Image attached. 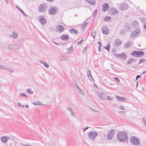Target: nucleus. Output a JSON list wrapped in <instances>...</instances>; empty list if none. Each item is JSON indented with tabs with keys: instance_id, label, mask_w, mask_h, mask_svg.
Wrapping results in <instances>:
<instances>
[{
	"instance_id": "62",
	"label": "nucleus",
	"mask_w": 146,
	"mask_h": 146,
	"mask_svg": "<svg viewBox=\"0 0 146 146\" xmlns=\"http://www.w3.org/2000/svg\"><path fill=\"white\" fill-rule=\"evenodd\" d=\"M6 3H7V4L9 3V1L8 0H5Z\"/></svg>"
},
{
	"instance_id": "37",
	"label": "nucleus",
	"mask_w": 146,
	"mask_h": 146,
	"mask_svg": "<svg viewBox=\"0 0 146 146\" xmlns=\"http://www.w3.org/2000/svg\"><path fill=\"white\" fill-rule=\"evenodd\" d=\"M18 35L17 33L16 32H13V35H12V37L15 38H17Z\"/></svg>"
},
{
	"instance_id": "25",
	"label": "nucleus",
	"mask_w": 146,
	"mask_h": 146,
	"mask_svg": "<svg viewBox=\"0 0 146 146\" xmlns=\"http://www.w3.org/2000/svg\"><path fill=\"white\" fill-rule=\"evenodd\" d=\"M87 75L88 78L90 80L94 81V80L91 74L90 71L88 70L87 72Z\"/></svg>"
},
{
	"instance_id": "1",
	"label": "nucleus",
	"mask_w": 146,
	"mask_h": 146,
	"mask_svg": "<svg viewBox=\"0 0 146 146\" xmlns=\"http://www.w3.org/2000/svg\"><path fill=\"white\" fill-rule=\"evenodd\" d=\"M117 137L119 140L121 142H124L127 141L128 139L126 133L120 131L118 132Z\"/></svg>"
},
{
	"instance_id": "38",
	"label": "nucleus",
	"mask_w": 146,
	"mask_h": 146,
	"mask_svg": "<svg viewBox=\"0 0 146 146\" xmlns=\"http://www.w3.org/2000/svg\"><path fill=\"white\" fill-rule=\"evenodd\" d=\"M27 93L29 94H32L33 93V92L31 90V88L28 89L26 90Z\"/></svg>"
},
{
	"instance_id": "8",
	"label": "nucleus",
	"mask_w": 146,
	"mask_h": 146,
	"mask_svg": "<svg viewBox=\"0 0 146 146\" xmlns=\"http://www.w3.org/2000/svg\"><path fill=\"white\" fill-rule=\"evenodd\" d=\"M20 48V46L16 44H10L8 45V48L11 50H18Z\"/></svg>"
},
{
	"instance_id": "26",
	"label": "nucleus",
	"mask_w": 146,
	"mask_h": 146,
	"mask_svg": "<svg viewBox=\"0 0 146 146\" xmlns=\"http://www.w3.org/2000/svg\"><path fill=\"white\" fill-rule=\"evenodd\" d=\"M131 41H129L125 43L124 44V47L125 48H127L131 46Z\"/></svg>"
},
{
	"instance_id": "50",
	"label": "nucleus",
	"mask_w": 146,
	"mask_h": 146,
	"mask_svg": "<svg viewBox=\"0 0 146 146\" xmlns=\"http://www.w3.org/2000/svg\"><path fill=\"white\" fill-rule=\"evenodd\" d=\"M114 80L117 82H119V80L118 78L114 77Z\"/></svg>"
},
{
	"instance_id": "29",
	"label": "nucleus",
	"mask_w": 146,
	"mask_h": 146,
	"mask_svg": "<svg viewBox=\"0 0 146 146\" xmlns=\"http://www.w3.org/2000/svg\"><path fill=\"white\" fill-rule=\"evenodd\" d=\"M16 7L17 9L24 16H25L26 17L27 16V15H26L23 11L21 9L19 8L17 6H16Z\"/></svg>"
},
{
	"instance_id": "4",
	"label": "nucleus",
	"mask_w": 146,
	"mask_h": 146,
	"mask_svg": "<svg viewBox=\"0 0 146 146\" xmlns=\"http://www.w3.org/2000/svg\"><path fill=\"white\" fill-rule=\"evenodd\" d=\"M88 135L90 140L94 141L95 138L98 136V133L96 131H92L88 132Z\"/></svg>"
},
{
	"instance_id": "30",
	"label": "nucleus",
	"mask_w": 146,
	"mask_h": 146,
	"mask_svg": "<svg viewBox=\"0 0 146 146\" xmlns=\"http://www.w3.org/2000/svg\"><path fill=\"white\" fill-rule=\"evenodd\" d=\"M40 62L41 63L43 64L44 65V66L46 68H48L49 67V66L48 64L46 62H45L42 60H40Z\"/></svg>"
},
{
	"instance_id": "57",
	"label": "nucleus",
	"mask_w": 146,
	"mask_h": 146,
	"mask_svg": "<svg viewBox=\"0 0 146 146\" xmlns=\"http://www.w3.org/2000/svg\"><path fill=\"white\" fill-rule=\"evenodd\" d=\"M143 28L145 29H146V22L145 23L143 26Z\"/></svg>"
},
{
	"instance_id": "41",
	"label": "nucleus",
	"mask_w": 146,
	"mask_h": 146,
	"mask_svg": "<svg viewBox=\"0 0 146 146\" xmlns=\"http://www.w3.org/2000/svg\"><path fill=\"white\" fill-rule=\"evenodd\" d=\"M133 58H130L129 60H127V62L128 64H130L133 61Z\"/></svg>"
},
{
	"instance_id": "47",
	"label": "nucleus",
	"mask_w": 146,
	"mask_h": 146,
	"mask_svg": "<svg viewBox=\"0 0 146 146\" xmlns=\"http://www.w3.org/2000/svg\"><path fill=\"white\" fill-rule=\"evenodd\" d=\"M107 99H106L107 100H109L110 101H112L113 100V98H110L109 96H107Z\"/></svg>"
},
{
	"instance_id": "32",
	"label": "nucleus",
	"mask_w": 146,
	"mask_h": 146,
	"mask_svg": "<svg viewBox=\"0 0 146 146\" xmlns=\"http://www.w3.org/2000/svg\"><path fill=\"white\" fill-rule=\"evenodd\" d=\"M73 51V46H72L70 48L68 49V53H72Z\"/></svg>"
},
{
	"instance_id": "61",
	"label": "nucleus",
	"mask_w": 146,
	"mask_h": 146,
	"mask_svg": "<svg viewBox=\"0 0 146 146\" xmlns=\"http://www.w3.org/2000/svg\"><path fill=\"white\" fill-rule=\"evenodd\" d=\"M138 85V82L137 81L136 84V88H137Z\"/></svg>"
},
{
	"instance_id": "5",
	"label": "nucleus",
	"mask_w": 146,
	"mask_h": 146,
	"mask_svg": "<svg viewBox=\"0 0 146 146\" xmlns=\"http://www.w3.org/2000/svg\"><path fill=\"white\" fill-rule=\"evenodd\" d=\"M58 10V8L57 7L55 6H51L48 10V12L50 15H53L56 13Z\"/></svg>"
},
{
	"instance_id": "11",
	"label": "nucleus",
	"mask_w": 146,
	"mask_h": 146,
	"mask_svg": "<svg viewBox=\"0 0 146 146\" xmlns=\"http://www.w3.org/2000/svg\"><path fill=\"white\" fill-rule=\"evenodd\" d=\"M140 32V29H136L132 32L131 36L132 37H134L139 34Z\"/></svg>"
},
{
	"instance_id": "59",
	"label": "nucleus",
	"mask_w": 146,
	"mask_h": 146,
	"mask_svg": "<svg viewBox=\"0 0 146 146\" xmlns=\"http://www.w3.org/2000/svg\"><path fill=\"white\" fill-rule=\"evenodd\" d=\"M47 1L49 2H52L54 0H46Z\"/></svg>"
},
{
	"instance_id": "42",
	"label": "nucleus",
	"mask_w": 146,
	"mask_h": 146,
	"mask_svg": "<svg viewBox=\"0 0 146 146\" xmlns=\"http://www.w3.org/2000/svg\"><path fill=\"white\" fill-rule=\"evenodd\" d=\"M125 33V31L124 30H122L120 31L119 32V34L121 35L124 34Z\"/></svg>"
},
{
	"instance_id": "36",
	"label": "nucleus",
	"mask_w": 146,
	"mask_h": 146,
	"mask_svg": "<svg viewBox=\"0 0 146 146\" xmlns=\"http://www.w3.org/2000/svg\"><path fill=\"white\" fill-rule=\"evenodd\" d=\"M5 70H7L12 73H13L14 71L13 70L12 68H7L6 67V69H5Z\"/></svg>"
},
{
	"instance_id": "48",
	"label": "nucleus",
	"mask_w": 146,
	"mask_h": 146,
	"mask_svg": "<svg viewBox=\"0 0 146 146\" xmlns=\"http://www.w3.org/2000/svg\"><path fill=\"white\" fill-rule=\"evenodd\" d=\"M83 39H81L80 41H79L77 43L78 45H80L82 44V43L83 42Z\"/></svg>"
},
{
	"instance_id": "55",
	"label": "nucleus",
	"mask_w": 146,
	"mask_h": 146,
	"mask_svg": "<svg viewBox=\"0 0 146 146\" xmlns=\"http://www.w3.org/2000/svg\"><path fill=\"white\" fill-rule=\"evenodd\" d=\"M86 49H87V47L86 46L83 49V52H86Z\"/></svg>"
},
{
	"instance_id": "58",
	"label": "nucleus",
	"mask_w": 146,
	"mask_h": 146,
	"mask_svg": "<svg viewBox=\"0 0 146 146\" xmlns=\"http://www.w3.org/2000/svg\"><path fill=\"white\" fill-rule=\"evenodd\" d=\"M17 105L19 106V107H21L22 106L21 104V103L19 102H18L17 103Z\"/></svg>"
},
{
	"instance_id": "18",
	"label": "nucleus",
	"mask_w": 146,
	"mask_h": 146,
	"mask_svg": "<svg viewBox=\"0 0 146 146\" xmlns=\"http://www.w3.org/2000/svg\"><path fill=\"white\" fill-rule=\"evenodd\" d=\"M69 57L67 56L66 55H62L59 57V59L61 61H64L68 60Z\"/></svg>"
},
{
	"instance_id": "33",
	"label": "nucleus",
	"mask_w": 146,
	"mask_h": 146,
	"mask_svg": "<svg viewBox=\"0 0 146 146\" xmlns=\"http://www.w3.org/2000/svg\"><path fill=\"white\" fill-rule=\"evenodd\" d=\"M77 90H78L79 92L80 93L82 94V95H83L84 92L83 91L81 90L78 86H77Z\"/></svg>"
},
{
	"instance_id": "39",
	"label": "nucleus",
	"mask_w": 146,
	"mask_h": 146,
	"mask_svg": "<svg viewBox=\"0 0 146 146\" xmlns=\"http://www.w3.org/2000/svg\"><path fill=\"white\" fill-rule=\"evenodd\" d=\"M96 31H94L90 35L91 36H92L93 37L94 39L95 38V36L96 35Z\"/></svg>"
},
{
	"instance_id": "19",
	"label": "nucleus",
	"mask_w": 146,
	"mask_h": 146,
	"mask_svg": "<svg viewBox=\"0 0 146 146\" xmlns=\"http://www.w3.org/2000/svg\"><path fill=\"white\" fill-rule=\"evenodd\" d=\"M60 39L62 40H67L69 39V36L68 35L63 34L60 36Z\"/></svg>"
},
{
	"instance_id": "52",
	"label": "nucleus",
	"mask_w": 146,
	"mask_h": 146,
	"mask_svg": "<svg viewBox=\"0 0 146 146\" xmlns=\"http://www.w3.org/2000/svg\"><path fill=\"white\" fill-rule=\"evenodd\" d=\"M119 108L121 110H124L125 109V108L123 106H119Z\"/></svg>"
},
{
	"instance_id": "12",
	"label": "nucleus",
	"mask_w": 146,
	"mask_h": 146,
	"mask_svg": "<svg viewBox=\"0 0 146 146\" xmlns=\"http://www.w3.org/2000/svg\"><path fill=\"white\" fill-rule=\"evenodd\" d=\"M64 28L61 25L57 26L56 28V31L58 33L62 32L64 30Z\"/></svg>"
},
{
	"instance_id": "34",
	"label": "nucleus",
	"mask_w": 146,
	"mask_h": 146,
	"mask_svg": "<svg viewBox=\"0 0 146 146\" xmlns=\"http://www.w3.org/2000/svg\"><path fill=\"white\" fill-rule=\"evenodd\" d=\"M110 45L109 43H108L107 44V46H105L104 48L106 50L108 51L110 50Z\"/></svg>"
},
{
	"instance_id": "17",
	"label": "nucleus",
	"mask_w": 146,
	"mask_h": 146,
	"mask_svg": "<svg viewBox=\"0 0 146 146\" xmlns=\"http://www.w3.org/2000/svg\"><path fill=\"white\" fill-rule=\"evenodd\" d=\"M98 97L101 100L106 99V96L105 93L101 92L98 94Z\"/></svg>"
},
{
	"instance_id": "23",
	"label": "nucleus",
	"mask_w": 146,
	"mask_h": 146,
	"mask_svg": "<svg viewBox=\"0 0 146 146\" xmlns=\"http://www.w3.org/2000/svg\"><path fill=\"white\" fill-rule=\"evenodd\" d=\"M102 7L103 8L102 9L103 11H105L109 9V6L108 4L105 3L103 5Z\"/></svg>"
},
{
	"instance_id": "44",
	"label": "nucleus",
	"mask_w": 146,
	"mask_h": 146,
	"mask_svg": "<svg viewBox=\"0 0 146 146\" xmlns=\"http://www.w3.org/2000/svg\"><path fill=\"white\" fill-rule=\"evenodd\" d=\"M0 69L2 70H4L6 69V67L0 64Z\"/></svg>"
},
{
	"instance_id": "28",
	"label": "nucleus",
	"mask_w": 146,
	"mask_h": 146,
	"mask_svg": "<svg viewBox=\"0 0 146 146\" xmlns=\"http://www.w3.org/2000/svg\"><path fill=\"white\" fill-rule=\"evenodd\" d=\"M67 109L70 112L72 116H75V115L74 114V111L72 108L67 107Z\"/></svg>"
},
{
	"instance_id": "22",
	"label": "nucleus",
	"mask_w": 146,
	"mask_h": 146,
	"mask_svg": "<svg viewBox=\"0 0 146 146\" xmlns=\"http://www.w3.org/2000/svg\"><path fill=\"white\" fill-rule=\"evenodd\" d=\"M138 23L136 21H133L131 23L132 27L135 28L138 27Z\"/></svg>"
},
{
	"instance_id": "7",
	"label": "nucleus",
	"mask_w": 146,
	"mask_h": 146,
	"mask_svg": "<svg viewBox=\"0 0 146 146\" xmlns=\"http://www.w3.org/2000/svg\"><path fill=\"white\" fill-rule=\"evenodd\" d=\"M115 134V131L113 129L110 130L107 135V139L109 140H111L113 138Z\"/></svg>"
},
{
	"instance_id": "51",
	"label": "nucleus",
	"mask_w": 146,
	"mask_h": 146,
	"mask_svg": "<svg viewBox=\"0 0 146 146\" xmlns=\"http://www.w3.org/2000/svg\"><path fill=\"white\" fill-rule=\"evenodd\" d=\"M125 28L126 30L130 31H131V30H130L129 29V27L127 25L125 26Z\"/></svg>"
},
{
	"instance_id": "43",
	"label": "nucleus",
	"mask_w": 146,
	"mask_h": 146,
	"mask_svg": "<svg viewBox=\"0 0 146 146\" xmlns=\"http://www.w3.org/2000/svg\"><path fill=\"white\" fill-rule=\"evenodd\" d=\"M20 95L22 97H26L27 98H28V96H27L24 93H21L20 94Z\"/></svg>"
},
{
	"instance_id": "27",
	"label": "nucleus",
	"mask_w": 146,
	"mask_h": 146,
	"mask_svg": "<svg viewBox=\"0 0 146 146\" xmlns=\"http://www.w3.org/2000/svg\"><path fill=\"white\" fill-rule=\"evenodd\" d=\"M85 1L88 3L90 4L94 5L96 4L95 0H84Z\"/></svg>"
},
{
	"instance_id": "53",
	"label": "nucleus",
	"mask_w": 146,
	"mask_h": 146,
	"mask_svg": "<svg viewBox=\"0 0 146 146\" xmlns=\"http://www.w3.org/2000/svg\"><path fill=\"white\" fill-rule=\"evenodd\" d=\"M97 10H95L94 11V13H93V16H95L97 13Z\"/></svg>"
},
{
	"instance_id": "3",
	"label": "nucleus",
	"mask_w": 146,
	"mask_h": 146,
	"mask_svg": "<svg viewBox=\"0 0 146 146\" xmlns=\"http://www.w3.org/2000/svg\"><path fill=\"white\" fill-rule=\"evenodd\" d=\"M130 140L131 143L133 145L137 146L140 144V140L136 137L134 136H131Z\"/></svg>"
},
{
	"instance_id": "63",
	"label": "nucleus",
	"mask_w": 146,
	"mask_h": 146,
	"mask_svg": "<svg viewBox=\"0 0 146 146\" xmlns=\"http://www.w3.org/2000/svg\"><path fill=\"white\" fill-rule=\"evenodd\" d=\"M98 44L99 45V46H101V44L100 41H99L98 42Z\"/></svg>"
},
{
	"instance_id": "6",
	"label": "nucleus",
	"mask_w": 146,
	"mask_h": 146,
	"mask_svg": "<svg viewBox=\"0 0 146 146\" xmlns=\"http://www.w3.org/2000/svg\"><path fill=\"white\" fill-rule=\"evenodd\" d=\"M129 7L128 5L125 2H123L118 5V8L121 10H127Z\"/></svg>"
},
{
	"instance_id": "9",
	"label": "nucleus",
	"mask_w": 146,
	"mask_h": 146,
	"mask_svg": "<svg viewBox=\"0 0 146 146\" xmlns=\"http://www.w3.org/2000/svg\"><path fill=\"white\" fill-rule=\"evenodd\" d=\"M114 56L117 58H122L123 60H125L127 56L125 53H122L120 54H114Z\"/></svg>"
},
{
	"instance_id": "40",
	"label": "nucleus",
	"mask_w": 146,
	"mask_h": 146,
	"mask_svg": "<svg viewBox=\"0 0 146 146\" xmlns=\"http://www.w3.org/2000/svg\"><path fill=\"white\" fill-rule=\"evenodd\" d=\"M41 102H36L35 103H33V104L34 105H43V104H40Z\"/></svg>"
},
{
	"instance_id": "56",
	"label": "nucleus",
	"mask_w": 146,
	"mask_h": 146,
	"mask_svg": "<svg viewBox=\"0 0 146 146\" xmlns=\"http://www.w3.org/2000/svg\"><path fill=\"white\" fill-rule=\"evenodd\" d=\"M101 46H99L98 48V51L99 52H100L101 51Z\"/></svg>"
},
{
	"instance_id": "10",
	"label": "nucleus",
	"mask_w": 146,
	"mask_h": 146,
	"mask_svg": "<svg viewBox=\"0 0 146 146\" xmlns=\"http://www.w3.org/2000/svg\"><path fill=\"white\" fill-rule=\"evenodd\" d=\"M47 7L45 4H42L39 7L38 10L41 12H43L47 10Z\"/></svg>"
},
{
	"instance_id": "31",
	"label": "nucleus",
	"mask_w": 146,
	"mask_h": 146,
	"mask_svg": "<svg viewBox=\"0 0 146 146\" xmlns=\"http://www.w3.org/2000/svg\"><path fill=\"white\" fill-rule=\"evenodd\" d=\"M88 24V22H85L82 25V26L81 27V29H84L85 27L87 26Z\"/></svg>"
},
{
	"instance_id": "49",
	"label": "nucleus",
	"mask_w": 146,
	"mask_h": 146,
	"mask_svg": "<svg viewBox=\"0 0 146 146\" xmlns=\"http://www.w3.org/2000/svg\"><path fill=\"white\" fill-rule=\"evenodd\" d=\"M140 21L142 22H144L145 21V19L144 18H141L140 19Z\"/></svg>"
},
{
	"instance_id": "35",
	"label": "nucleus",
	"mask_w": 146,
	"mask_h": 146,
	"mask_svg": "<svg viewBox=\"0 0 146 146\" xmlns=\"http://www.w3.org/2000/svg\"><path fill=\"white\" fill-rule=\"evenodd\" d=\"M111 18L109 17H107L104 18V21H105L108 22L111 20Z\"/></svg>"
},
{
	"instance_id": "46",
	"label": "nucleus",
	"mask_w": 146,
	"mask_h": 146,
	"mask_svg": "<svg viewBox=\"0 0 146 146\" xmlns=\"http://www.w3.org/2000/svg\"><path fill=\"white\" fill-rule=\"evenodd\" d=\"M145 61V60L143 59H141L139 61V63H143Z\"/></svg>"
},
{
	"instance_id": "54",
	"label": "nucleus",
	"mask_w": 146,
	"mask_h": 146,
	"mask_svg": "<svg viewBox=\"0 0 146 146\" xmlns=\"http://www.w3.org/2000/svg\"><path fill=\"white\" fill-rule=\"evenodd\" d=\"M141 77V76L140 75H137L136 77V80H137L138 79L140 78Z\"/></svg>"
},
{
	"instance_id": "64",
	"label": "nucleus",
	"mask_w": 146,
	"mask_h": 146,
	"mask_svg": "<svg viewBox=\"0 0 146 146\" xmlns=\"http://www.w3.org/2000/svg\"><path fill=\"white\" fill-rule=\"evenodd\" d=\"M146 73V71H144V72H143V73L141 74H145V73Z\"/></svg>"
},
{
	"instance_id": "15",
	"label": "nucleus",
	"mask_w": 146,
	"mask_h": 146,
	"mask_svg": "<svg viewBox=\"0 0 146 146\" xmlns=\"http://www.w3.org/2000/svg\"><path fill=\"white\" fill-rule=\"evenodd\" d=\"M110 14L112 15H114L117 14L118 13V11L113 7L111 8L109 11Z\"/></svg>"
},
{
	"instance_id": "60",
	"label": "nucleus",
	"mask_w": 146,
	"mask_h": 146,
	"mask_svg": "<svg viewBox=\"0 0 146 146\" xmlns=\"http://www.w3.org/2000/svg\"><path fill=\"white\" fill-rule=\"evenodd\" d=\"M88 128H83L82 130L84 132L86 130L88 129Z\"/></svg>"
},
{
	"instance_id": "14",
	"label": "nucleus",
	"mask_w": 146,
	"mask_h": 146,
	"mask_svg": "<svg viewBox=\"0 0 146 146\" xmlns=\"http://www.w3.org/2000/svg\"><path fill=\"white\" fill-rule=\"evenodd\" d=\"M39 19V21L42 25H44L46 23V20L44 16H40Z\"/></svg>"
},
{
	"instance_id": "45",
	"label": "nucleus",
	"mask_w": 146,
	"mask_h": 146,
	"mask_svg": "<svg viewBox=\"0 0 146 146\" xmlns=\"http://www.w3.org/2000/svg\"><path fill=\"white\" fill-rule=\"evenodd\" d=\"M143 120L144 122V125L145 127H146V119H145V117H144L143 118Z\"/></svg>"
},
{
	"instance_id": "2",
	"label": "nucleus",
	"mask_w": 146,
	"mask_h": 146,
	"mask_svg": "<svg viewBox=\"0 0 146 146\" xmlns=\"http://www.w3.org/2000/svg\"><path fill=\"white\" fill-rule=\"evenodd\" d=\"M144 55V53L142 51H134L131 54V55L134 57L137 58H140L143 57Z\"/></svg>"
},
{
	"instance_id": "21",
	"label": "nucleus",
	"mask_w": 146,
	"mask_h": 146,
	"mask_svg": "<svg viewBox=\"0 0 146 146\" xmlns=\"http://www.w3.org/2000/svg\"><path fill=\"white\" fill-rule=\"evenodd\" d=\"M115 97L117 99L119 102L125 101L127 100V99L123 97H120L118 95H116Z\"/></svg>"
},
{
	"instance_id": "24",
	"label": "nucleus",
	"mask_w": 146,
	"mask_h": 146,
	"mask_svg": "<svg viewBox=\"0 0 146 146\" xmlns=\"http://www.w3.org/2000/svg\"><path fill=\"white\" fill-rule=\"evenodd\" d=\"M70 33L72 34L77 35L78 34V31L74 29H71L69 30Z\"/></svg>"
},
{
	"instance_id": "13",
	"label": "nucleus",
	"mask_w": 146,
	"mask_h": 146,
	"mask_svg": "<svg viewBox=\"0 0 146 146\" xmlns=\"http://www.w3.org/2000/svg\"><path fill=\"white\" fill-rule=\"evenodd\" d=\"M101 30L102 33L104 35H107L109 33V30L106 26H104L102 27Z\"/></svg>"
},
{
	"instance_id": "16",
	"label": "nucleus",
	"mask_w": 146,
	"mask_h": 146,
	"mask_svg": "<svg viewBox=\"0 0 146 146\" xmlns=\"http://www.w3.org/2000/svg\"><path fill=\"white\" fill-rule=\"evenodd\" d=\"M122 44L121 41L119 39L115 40L114 44V46L115 47H117L120 45Z\"/></svg>"
},
{
	"instance_id": "20",
	"label": "nucleus",
	"mask_w": 146,
	"mask_h": 146,
	"mask_svg": "<svg viewBox=\"0 0 146 146\" xmlns=\"http://www.w3.org/2000/svg\"><path fill=\"white\" fill-rule=\"evenodd\" d=\"M9 139V137L5 136H3L1 138V142L3 143H6Z\"/></svg>"
}]
</instances>
